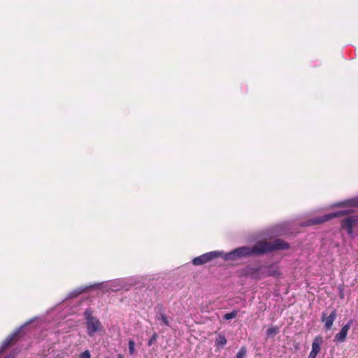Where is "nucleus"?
<instances>
[{"instance_id": "obj_12", "label": "nucleus", "mask_w": 358, "mask_h": 358, "mask_svg": "<svg viewBox=\"0 0 358 358\" xmlns=\"http://www.w3.org/2000/svg\"><path fill=\"white\" fill-rule=\"evenodd\" d=\"M336 206L338 207H358V198H352L350 199L343 201L342 202L337 203Z\"/></svg>"}, {"instance_id": "obj_13", "label": "nucleus", "mask_w": 358, "mask_h": 358, "mask_svg": "<svg viewBox=\"0 0 358 358\" xmlns=\"http://www.w3.org/2000/svg\"><path fill=\"white\" fill-rule=\"evenodd\" d=\"M323 342V338L321 336H317L312 343V351L315 352L316 353H319L321 348L320 345Z\"/></svg>"}, {"instance_id": "obj_9", "label": "nucleus", "mask_w": 358, "mask_h": 358, "mask_svg": "<svg viewBox=\"0 0 358 358\" xmlns=\"http://www.w3.org/2000/svg\"><path fill=\"white\" fill-rule=\"evenodd\" d=\"M337 317L336 310L334 309L329 316H327L326 313H322V322H324V328L327 330L331 329L333 323Z\"/></svg>"}, {"instance_id": "obj_14", "label": "nucleus", "mask_w": 358, "mask_h": 358, "mask_svg": "<svg viewBox=\"0 0 358 358\" xmlns=\"http://www.w3.org/2000/svg\"><path fill=\"white\" fill-rule=\"evenodd\" d=\"M157 319L161 320L162 322L167 327L170 325L167 316L166 315L164 309L162 306L159 308V310L157 315Z\"/></svg>"}, {"instance_id": "obj_22", "label": "nucleus", "mask_w": 358, "mask_h": 358, "mask_svg": "<svg viewBox=\"0 0 358 358\" xmlns=\"http://www.w3.org/2000/svg\"><path fill=\"white\" fill-rule=\"evenodd\" d=\"M87 288L88 287L79 289V290L78 291L77 294H80L85 292L87 290Z\"/></svg>"}, {"instance_id": "obj_18", "label": "nucleus", "mask_w": 358, "mask_h": 358, "mask_svg": "<svg viewBox=\"0 0 358 358\" xmlns=\"http://www.w3.org/2000/svg\"><path fill=\"white\" fill-rule=\"evenodd\" d=\"M129 352L131 355L135 353V342L133 340L129 341Z\"/></svg>"}, {"instance_id": "obj_2", "label": "nucleus", "mask_w": 358, "mask_h": 358, "mask_svg": "<svg viewBox=\"0 0 358 358\" xmlns=\"http://www.w3.org/2000/svg\"><path fill=\"white\" fill-rule=\"evenodd\" d=\"M84 316L86 320L87 332L90 336H93L94 334L100 331L102 325L99 320L93 315V311L87 308L84 312Z\"/></svg>"}, {"instance_id": "obj_10", "label": "nucleus", "mask_w": 358, "mask_h": 358, "mask_svg": "<svg viewBox=\"0 0 358 358\" xmlns=\"http://www.w3.org/2000/svg\"><path fill=\"white\" fill-rule=\"evenodd\" d=\"M227 339L226 338L225 336L223 334L219 333L217 334V336L215 340V346L217 349L220 350L223 348L227 344Z\"/></svg>"}, {"instance_id": "obj_3", "label": "nucleus", "mask_w": 358, "mask_h": 358, "mask_svg": "<svg viewBox=\"0 0 358 358\" xmlns=\"http://www.w3.org/2000/svg\"><path fill=\"white\" fill-rule=\"evenodd\" d=\"M221 255L222 252L218 251H212L194 258L192 260V263L194 266H201L211 262L213 259H215Z\"/></svg>"}, {"instance_id": "obj_15", "label": "nucleus", "mask_w": 358, "mask_h": 358, "mask_svg": "<svg viewBox=\"0 0 358 358\" xmlns=\"http://www.w3.org/2000/svg\"><path fill=\"white\" fill-rule=\"evenodd\" d=\"M279 333V328L276 326H271L266 330V334L268 336L274 337Z\"/></svg>"}, {"instance_id": "obj_16", "label": "nucleus", "mask_w": 358, "mask_h": 358, "mask_svg": "<svg viewBox=\"0 0 358 358\" xmlns=\"http://www.w3.org/2000/svg\"><path fill=\"white\" fill-rule=\"evenodd\" d=\"M237 315H238V311L233 310L231 313H227L224 314L223 316V318L225 320H229L231 319L235 318L237 316Z\"/></svg>"}, {"instance_id": "obj_21", "label": "nucleus", "mask_w": 358, "mask_h": 358, "mask_svg": "<svg viewBox=\"0 0 358 358\" xmlns=\"http://www.w3.org/2000/svg\"><path fill=\"white\" fill-rule=\"evenodd\" d=\"M317 355H318L317 353L311 350V352H310V354L308 355V358H316Z\"/></svg>"}, {"instance_id": "obj_17", "label": "nucleus", "mask_w": 358, "mask_h": 358, "mask_svg": "<svg viewBox=\"0 0 358 358\" xmlns=\"http://www.w3.org/2000/svg\"><path fill=\"white\" fill-rule=\"evenodd\" d=\"M247 354V349L245 346L240 348L236 354V358H245Z\"/></svg>"}, {"instance_id": "obj_6", "label": "nucleus", "mask_w": 358, "mask_h": 358, "mask_svg": "<svg viewBox=\"0 0 358 358\" xmlns=\"http://www.w3.org/2000/svg\"><path fill=\"white\" fill-rule=\"evenodd\" d=\"M358 224V215L348 217L343 220L341 222L342 229H345L348 234L353 232V227Z\"/></svg>"}, {"instance_id": "obj_7", "label": "nucleus", "mask_w": 358, "mask_h": 358, "mask_svg": "<svg viewBox=\"0 0 358 358\" xmlns=\"http://www.w3.org/2000/svg\"><path fill=\"white\" fill-rule=\"evenodd\" d=\"M243 274L245 276L250 277L252 279H262L261 266H248L243 270Z\"/></svg>"}, {"instance_id": "obj_8", "label": "nucleus", "mask_w": 358, "mask_h": 358, "mask_svg": "<svg viewBox=\"0 0 358 358\" xmlns=\"http://www.w3.org/2000/svg\"><path fill=\"white\" fill-rule=\"evenodd\" d=\"M352 324V320H350L348 323L342 327L340 332L336 334L334 341L338 343L344 342L346 340L348 331Z\"/></svg>"}, {"instance_id": "obj_1", "label": "nucleus", "mask_w": 358, "mask_h": 358, "mask_svg": "<svg viewBox=\"0 0 358 358\" xmlns=\"http://www.w3.org/2000/svg\"><path fill=\"white\" fill-rule=\"evenodd\" d=\"M289 245L285 241L277 238L273 241H260L252 247L243 246L225 254L224 259L227 261L236 260L242 257L261 255L273 251L287 250Z\"/></svg>"}, {"instance_id": "obj_20", "label": "nucleus", "mask_w": 358, "mask_h": 358, "mask_svg": "<svg viewBox=\"0 0 358 358\" xmlns=\"http://www.w3.org/2000/svg\"><path fill=\"white\" fill-rule=\"evenodd\" d=\"M80 358H91V355L89 350H85L80 355Z\"/></svg>"}, {"instance_id": "obj_24", "label": "nucleus", "mask_w": 358, "mask_h": 358, "mask_svg": "<svg viewBox=\"0 0 358 358\" xmlns=\"http://www.w3.org/2000/svg\"><path fill=\"white\" fill-rule=\"evenodd\" d=\"M106 358H109V357H106Z\"/></svg>"}, {"instance_id": "obj_11", "label": "nucleus", "mask_w": 358, "mask_h": 358, "mask_svg": "<svg viewBox=\"0 0 358 358\" xmlns=\"http://www.w3.org/2000/svg\"><path fill=\"white\" fill-rule=\"evenodd\" d=\"M18 332H15L8 336L3 341L2 346L1 347L0 352L4 351L9 346L11 345L14 339L17 336Z\"/></svg>"}, {"instance_id": "obj_5", "label": "nucleus", "mask_w": 358, "mask_h": 358, "mask_svg": "<svg viewBox=\"0 0 358 358\" xmlns=\"http://www.w3.org/2000/svg\"><path fill=\"white\" fill-rule=\"evenodd\" d=\"M280 272L278 270L277 266L268 265V266H261V276L262 278H266L268 276H273L278 278L280 275Z\"/></svg>"}, {"instance_id": "obj_4", "label": "nucleus", "mask_w": 358, "mask_h": 358, "mask_svg": "<svg viewBox=\"0 0 358 358\" xmlns=\"http://www.w3.org/2000/svg\"><path fill=\"white\" fill-rule=\"evenodd\" d=\"M350 213H352L351 210H341V211H338L336 213L327 214L322 217H315L314 219H311V220H308V225H315V224H321V223L327 222L334 217H341L343 215H345Z\"/></svg>"}, {"instance_id": "obj_23", "label": "nucleus", "mask_w": 358, "mask_h": 358, "mask_svg": "<svg viewBox=\"0 0 358 358\" xmlns=\"http://www.w3.org/2000/svg\"><path fill=\"white\" fill-rule=\"evenodd\" d=\"M117 358H123V357H122V355H119L117 356Z\"/></svg>"}, {"instance_id": "obj_19", "label": "nucleus", "mask_w": 358, "mask_h": 358, "mask_svg": "<svg viewBox=\"0 0 358 358\" xmlns=\"http://www.w3.org/2000/svg\"><path fill=\"white\" fill-rule=\"evenodd\" d=\"M157 337H158L157 334L156 332H155L153 334V335L152 336V337L149 339V341L148 342V346L152 345L157 341Z\"/></svg>"}]
</instances>
